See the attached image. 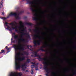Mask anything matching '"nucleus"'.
Returning a JSON list of instances; mask_svg holds the SVG:
<instances>
[{"label":"nucleus","mask_w":76,"mask_h":76,"mask_svg":"<svg viewBox=\"0 0 76 76\" xmlns=\"http://www.w3.org/2000/svg\"><path fill=\"white\" fill-rule=\"evenodd\" d=\"M13 47L14 48L15 50V51H17L19 50L20 52L18 53L17 55H16V57L15 58V69L16 70H18L19 69H20V66L22 67V69H23V67L24 66H26V65L25 64H23L21 65L20 66V65L19 64H20V62L19 61H22L23 60H25V57L23 56L22 58H20V55L21 53V51H23L24 50V48L23 47H21V46H20V48H19L16 45H13Z\"/></svg>","instance_id":"f257e3e1"},{"label":"nucleus","mask_w":76,"mask_h":76,"mask_svg":"<svg viewBox=\"0 0 76 76\" xmlns=\"http://www.w3.org/2000/svg\"><path fill=\"white\" fill-rule=\"evenodd\" d=\"M41 50L40 49H38L37 50V52L36 51H33L32 52V53L33 54H34V55H31V57H38V59L39 61H43V60L44 62H43V64H45L44 66V69L46 72H47V73H49V72L50 71V69L49 68H48V66H47V58H42L41 57V56L39 55H38L37 54V52H38V51H40Z\"/></svg>","instance_id":"f03ea898"},{"label":"nucleus","mask_w":76,"mask_h":76,"mask_svg":"<svg viewBox=\"0 0 76 76\" xmlns=\"http://www.w3.org/2000/svg\"><path fill=\"white\" fill-rule=\"evenodd\" d=\"M20 26L18 27V28L19 29V30L21 31L22 32H20V33L21 34L20 35V38L18 39V44H20L19 47L20 48V46L21 47H22V46H23V45H22L20 44V43H21V42H25L26 40L25 39L23 38V35H26L27 37V38H31V37H30V35L29 33H24V31H25V29H23V30H21V28H22V26H23V23L22 21L20 22Z\"/></svg>","instance_id":"7ed1b4c3"},{"label":"nucleus","mask_w":76,"mask_h":76,"mask_svg":"<svg viewBox=\"0 0 76 76\" xmlns=\"http://www.w3.org/2000/svg\"><path fill=\"white\" fill-rule=\"evenodd\" d=\"M34 32L36 33V34H34V37L33 38V43L34 45V46L36 47L37 46V44L38 45H41L40 42H42V40H37V42L35 39H37V38H39V39H40L41 37L39 36V31L36 28L35 30H34Z\"/></svg>","instance_id":"20e7f679"},{"label":"nucleus","mask_w":76,"mask_h":76,"mask_svg":"<svg viewBox=\"0 0 76 76\" xmlns=\"http://www.w3.org/2000/svg\"><path fill=\"white\" fill-rule=\"evenodd\" d=\"M38 0H34L33 1H32L28 2V3L31 5L30 6V9L31 10V11L33 13H35V12H37L38 11L37 10H34V9H33V6L34 7H36V6L34 5L35 4L34 3L35 2H36V1Z\"/></svg>","instance_id":"39448f33"},{"label":"nucleus","mask_w":76,"mask_h":76,"mask_svg":"<svg viewBox=\"0 0 76 76\" xmlns=\"http://www.w3.org/2000/svg\"><path fill=\"white\" fill-rule=\"evenodd\" d=\"M24 12L23 11H21L20 12H18V15L17 16V13L16 12L13 13V12H11L10 14L9 15L10 16H15V18L16 19H19V15H21L22 13H23Z\"/></svg>","instance_id":"423d86ee"},{"label":"nucleus","mask_w":76,"mask_h":76,"mask_svg":"<svg viewBox=\"0 0 76 76\" xmlns=\"http://www.w3.org/2000/svg\"><path fill=\"white\" fill-rule=\"evenodd\" d=\"M14 23H10L9 25H13L15 26V28L13 26L11 27V28L12 29H15V32H19V31L17 29L18 28V27H17V26L18 25V24L19 23H17L15 21L14 22Z\"/></svg>","instance_id":"0eeeda50"},{"label":"nucleus","mask_w":76,"mask_h":76,"mask_svg":"<svg viewBox=\"0 0 76 76\" xmlns=\"http://www.w3.org/2000/svg\"><path fill=\"white\" fill-rule=\"evenodd\" d=\"M34 16L35 17H33L32 19H33V20H37V18L38 17V14L37 13H35L34 15Z\"/></svg>","instance_id":"6e6552de"},{"label":"nucleus","mask_w":76,"mask_h":76,"mask_svg":"<svg viewBox=\"0 0 76 76\" xmlns=\"http://www.w3.org/2000/svg\"><path fill=\"white\" fill-rule=\"evenodd\" d=\"M47 45H45L43 46H41L40 47V50L42 51H44V52H45L46 51V50H44L43 49V48H45Z\"/></svg>","instance_id":"1a4fd4ad"},{"label":"nucleus","mask_w":76,"mask_h":76,"mask_svg":"<svg viewBox=\"0 0 76 76\" xmlns=\"http://www.w3.org/2000/svg\"><path fill=\"white\" fill-rule=\"evenodd\" d=\"M13 35H14V38L15 39H18V35H16L15 34V33H13Z\"/></svg>","instance_id":"9d476101"},{"label":"nucleus","mask_w":76,"mask_h":76,"mask_svg":"<svg viewBox=\"0 0 76 76\" xmlns=\"http://www.w3.org/2000/svg\"><path fill=\"white\" fill-rule=\"evenodd\" d=\"M26 24L28 25H29L30 26H33V25H34L32 23H26Z\"/></svg>","instance_id":"9b49d317"},{"label":"nucleus","mask_w":76,"mask_h":76,"mask_svg":"<svg viewBox=\"0 0 76 76\" xmlns=\"http://www.w3.org/2000/svg\"><path fill=\"white\" fill-rule=\"evenodd\" d=\"M8 24H9V23H8L7 22H6L5 23V25L6 26H7V28H10V26H8Z\"/></svg>","instance_id":"f8f14e48"},{"label":"nucleus","mask_w":76,"mask_h":76,"mask_svg":"<svg viewBox=\"0 0 76 76\" xmlns=\"http://www.w3.org/2000/svg\"><path fill=\"white\" fill-rule=\"evenodd\" d=\"M1 52H0V54H2V53H3V54H5V53H6V51L4 50H2L1 51Z\"/></svg>","instance_id":"ddd939ff"},{"label":"nucleus","mask_w":76,"mask_h":76,"mask_svg":"<svg viewBox=\"0 0 76 76\" xmlns=\"http://www.w3.org/2000/svg\"><path fill=\"white\" fill-rule=\"evenodd\" d=\"M23 53L25 55H26V56H28V54H29V53L28 52H26V51H24L23 52Z\"/></svg>","instance_id":"4468645a"},{"label":"nucleus","mask_w":76,"mask_h":76,"mask_svg":"<svg viewBox=\"0 0 76 76\" xmlns=\"http://www.w3.org/2000/svg\"><path fill=\"white\" fill-rule=\"evenodd\" d=\"M3 1H1L0 2V6L1 7H0V8H1V7H3Z\"/></svg>","instance_id":"2eb2a0df"},{"label":"nucleus","mask_w":76,"mask_h":76,"mask_svg":"<svg viewBox=\"0 0 76 76\" xmlns=\"http://www.w3.org/2000/svg\"><path fill=\"white\" fill-rule=\"evenodd\" d=\"M37 66L36 65H33L31 66V68H32V69H33V68H34V67H35V68H36V66Z\"/></svg>","instance_id":"dca6fc26"},{"label":"nucleus","mask_w":76,"mask_h":76,"mask_svg":"<svg viewBox=\"0 0 76 76\" xmlns=\"http://www.w3.org/2000/svg\"><path fill=\"white\" fill-rule=\"evenodd\" d=\"M31 73L32 75L34 74V69H31Z\"/></svg>","instance_id":"f3484780"},{"label":"nucleus","mask_w":76,"mask_h":76,"mask_svg":"<svg viewBox=\"0 0 76 76\" xmlns=\"http://www.w3.org/2000/svg\"><path fill=\"white\" fill-rule=\"evenodd\" d=\"M52 74V76H56V73L54 72H53Z\"/></svg>","instance_id":"a211bd4d"},{"label":"nucleus","mask_w":76,"mask_h":76,"mask_svg":"<svg viewBox=\"0 0 76 76\" xmlns=\"http://www.w3.org/2000/svg\"><path fill=\"white\" fill-rule=\"evenodd\" d=\"M26 47H27V48H28V49H29L30 50H31V51H32V50L30 48L29 49V45H27L26 46Z\"/></svg>","instance_id":"6ab92c4d"},{"label":"nucleus","mask_w":76,"mask_h":76,"mask_svg":"<svg viewBox=\"0 0 76 76\" xmlns=\"http://www.w3.org/2000/svg\"><path fill=\"white\" fill-rule=\"evenodd\" d=\"M1 19H3V20H6L7 19V18L5 17H2Z\"/></svg>","instance_id":"aec40b11"},{"label":"nucleus","mask_w":76,"mask_h":76,"mask_svg":"<svg viewBox=\"0 0 76 76\" xmlns=\"http://www.w3.org/2000/svg\"><path fill=\"white\" fill-rule=\"evenodd\" d=\"M27 61H28V63H29V62H30L31 60H30V59H28L27 60Z\"/></svg>","instance_id":"412c9836"},{"label":"nucleus","mask_w":76,"mask_h":76,"mask_svg":"<svg viewBox=\"0 0 76 76\" xmlns=\"http://www.w3.org/2000/svg\"><path fill=\"white\" fill-rule=\"evenodd\" d=\"M18 75L20 76H21L22 75V73H18Z\"/></svg>","instance_id":"4be33fe9"},{"label":"nucleus","mask_w":76,"mask_h":76,"mask_svg":"<svg viewBox=\"0 0 76 76\" xmlns=\"http://www.w3.org/2000/svg\"><path fill=\"white\" fill-rule=\"evenodd\" d=\"M2 15H3L4 16V13L3 12H2Z\"/></svg>","instance_id":"5701e85b"},{"label":"nucleus","mask_w":76,"mask_h":76,"mask_svg":"<svg viewBox=\"0 0 76 76\" xmlns=\"http://www.w3.org/2000/svg\"><path fill=\"white\" fill-rule=\"evenodd\" d=\"M31 64H34V65H35V63L32 62Z\"/></svg>","instance_id":"b1692460"},{"label":"nucleus","mask_w":76,"mask_h":76,"mask_svg":"<svg viewBox=\"0 0 76 76\" xmlns=\"http://www.w3.org/2000/svg\"><path fill=\"white\" fill-rule=\"evenodd\" d=\"M28 30L30 32H31V31H32V30H31V29L30 28Z\"/></svg>","instance_id":"393cba45"},{"label":"nucleus","mask_w":76,"mask_h":76,"mask_svg":"<svg viewBox=\"0 0 76 76\" xmlns=\"http://www.w3.org/2000/svg\"><path fill=\"white\" fill-rule=\"evenodd\" d=\"M24 19H26V18H27V17L25 16V17H24Z\"/></svg>","instance_id":"a878e982"},{"label":"nucleus","mask_w":76,"mask_h":76,"mask_svg":"<svg viewBox=\"0 0 76 76\" xmlns=\"http://www.w3.org/2000/svg\"><path fill=\"white\" fill-rule=\"evenodd\" d=\"M5 48H6V49H7V48H8L7 46H6L5 47Z\"/></svg>","instance_id":"bb28decb"},{"label":"nucleus","mask_w":76,"mask_h":76,"mask_svg":"<svg viewBox=\"0 0 76 76\" xmlns=\"http://www.w3.org/2000/svg\"><path fill=\"white\" fill-rule=\"evenodd\" d=\"M29 47H30V48H32V46H31V45H30L29 46Z\"/></svg>","instance_id":"cd10ccee"},{"label":"nucleus","mask_w":76,"mask_h":76,"mask_svg":"<svg viewBox=\"0 0 76 76\" xmlns=\"http://www.w3.org/2000/svg\"><path fill=\"white\" fill-rule=\"evenodd\" d=\"M9 31H12V29H9Z\"/></svg>","instance_id":"c85d7f7f"},{"label":"nucleus","mask_w":76,"mask_h":76,"mask_svg":"<svg viewBox=\"0 0 76 76\" xmlns=\"http://www.w3.org/2000/svg\"><path fill=\"white\" fill-rule=\"evenodd\" d=\"M7 50H10V48H7Z\"/></svg>","instance_id":"c756f323"},{"label":"nucleus","mask_w":76,"mask_h":76,"mask_svg":"<svg viewBox=\"0 0 76 76\" xmlns=\"http://www.w3.org/2000/svg\"><path fill=\"white\" fill-rule=\"evenodd\" d=\"M21 55H22V56H23V54L22 53L21 54Z\"/></svg>","instance_id":"7c9ffc66"},{"label":"nucleus","mask_w":76,"mask_h":76,"mask_svg":"<svg viewBox=\"0 0 76 76\" xmlns=\"http://www.w3.org/2000/svg\"><path fill=\"white\" fill-rule=\"evenodd\" d=\"M26 72H28V70H26Z\"/></svg>","instance_id":"2f4dec72"},{"label":"nucleus","mask_w":76,"mask_h":76,"mask_svg":"<svg viewBox=\"0 0 76 76\" xmlns=\"http://www.w3.org/2000/svg\"><path fill=\"white\" fill-rule=\"evenodd\" d=\"M42 34H43V35H44V34H45V33H42Z\"/></svg>","instance_id":"473e14b6"},{"label":"nucleus","mask_w":76,"mask_h":76,"mask_svg":"<svg viewBox=\"0 0 76 76\" xmlns=\"http://www.w3.org/2000/svg\"><path fill=\"white\" fill-rule=\"evenodd\" d=\"M11 41H13V38H12L11 39Z\"/></svg>","instance_id":"72a5a7b5"},{"label":"nucleus","mask_w":76,"mask_h":76,"mask_svg":"<svg viewBox=\"0 0 76 76\" xmlns=\"http://www.w3.org/2000/svg\"><path fill=\"white\" fill-rule=\"evenodd\" d=\"M44 29H47V28H44Z\"/></svg>","instance_id":"f704fd0d"},{"label":"nucleus","mask_w":76,"mask_h":76,"mask_svg":"<svg viewBox=\"0 0 76 76\" xmlns=\"http://www.w3.org/2000/svg\"><path fill=\"white\" fill-rule=\"evenodd\" d=\"M74 48H76V47L75 46V47H74Z\"/></svg>","instance_id":"c9c22d12"},{"label":"nucleus","mask_w":76,"mask_h":76,"mask_svg":"<svg viewBox=\"0 0 76 76\" xmlns=\"http://www.w3.org/2000/svg\"><path fill=\"white\" fill-rule=\"evenodd\" d=\"M42 39H44V37H42Z\"/></svg>","instance_id":"e433bc0d"},{"label":"nucleus","mask_w":76,"mask_h":76,"mask_svg":"<svg viewBox=\"0 0 76 76\" xmlns=\"http://www.w3.org/2000/svg\"><path fill=\"white\" fill-rule=\"evenodd\" d=\"M15 42V41H13V42Z\"/></svg>","instance_id":"4c0bfd02"},{"label":"nucleus","mask_w":76,"mask_h":76,"mask_svg":"<svg viewBox=\"0 0 76 76\" xmlns=\"http://www.w3.org/2000/svg\"><path fill=\"white\" fill-rule=\"evenodd\" d=\"M40 23H38V25H40Z\"/></svg>","instance_id":"58836bf2"},{"label":"nucleus","mask_w":76,"mask_h":76,"mask_svg":"<svg viewBox=\"0 0 76 76\" xmlns=\"http://www.w3.org/2000/svg\"><path fill=\"white\" fill-rule=\"evenodd\" d=\"M75 34H76V33H74Z\"/></svg>","instance_id":"ea45409f"},{"label":"nucleus","mask_w":76,"mask_h":76,"mask_svg":"<svg viewBox=\"0 0 76 76\" xmlns=\"http://www.w3.org/2000/svg\"><path fill=\"white\" fill-rule=\"evenodd\" d=\"M7 29H9V28H7Z\"/></svg>","instance_id":"a19ab883"},{"label":"nucleus","mask_w":76,"mask_h":76,"mask_svg":"<svg viewBox=\"0 0 76 76\" xmlns=\"http://www.w3.org/2000/svg\"><path fill=\"white\" fill-rule=\"evenodd\" d=\"M50 53H51V52H49Z\"/></svg>","instance_id":"79ce46f5"},{"label":"nucleus","mask_w":76,"mask_h":76,"mask_svg":"<svg viewBox=\"0 0 76 76\" xmlns=\"http://www.w3.org/2000/svg\"><path fill=\"white\" fill-rule=\"evenodd\" d=\"M44 21H45V20H44Z\"/></svg>","instance_id":"37998d69"},{"label":"nucleus","mask_w":76,"mask_h":76,"mask_svg":"<svg viewBox=\"0 0 76 76\" xmlns=\"http://www.w3.org/2000/svg\"><path fill=\"white\" fill-rule=\"evenodd\" d=\"M1 1H3V0H1Z\"/></svg>","instance_id":"c03bdc74"},{"label":"nucleus","mask_w":76,"mask_h":76,"mask_svg":"<svg viewBox=\"0 0 76 76\" xmlns=\"http://www.w3.org/2000/svg\"><path fill=\"white\" fill-rule=\"evenodd\" d=\"M47 76V75H48V74H46Z\"/></svg>","instance_id":"a18cd8bd"},{"label":"nucleus","mask_w":76,"mask_h":76,"mask_svg":"<svg viewBox=\"0 0 76 76\" xmlns=\"http://www.w3.org/2000/svg\"><path fill=\"white\" fill-rule=\"evenodd\" d=\"M57 53H58V52H57Z\"/></svg>","instance_id":"49530a36"},{"label":"nucleus","mask_w":76,"mask_h":76,"mask_svg":"<svg viewBox=\"0 0 76 76\" xmlns=\"http://www.w3.org/2000/svg\"><path fill=\"white\" fill-rule=\"evenodd\" d=\"M10 52V51H8V52Z\"/></svg>","instance_id":"de8ad7c7"},{"label":"nucleus","mask_w":76,"mask_h":76,"mask_svg":"<svg viewBox=\"0 0 76 76\" xmlns=\"http://www.w3.org/2000/svg\"><path fill=\"white\" fill-rule=\"evenodd\" d=\"M42 76V75H40V76Z\"/></svg>","instance_id":"09e8293b"},{"label":"nucleus","mask_w":76,"mask_h":76,"mask_svg":"<svg viewBox=\"0 0 76 76\" xmlns=\"http://www.w3.org/2000/svg\"><path fill=\"white\" fill-rule=\"evenodd\" d=\"M42 13H44V12H42Z\"/></svg>","instance_id":"8fccbe9b"},{"label":"nucleus","mask_w":76,"mask_h":76,"mask_svg":"<svg viewBox=\"0 0 76 76\" xmlns=\"http://www.w3.org/2000/svg\"><path fill=\"white\" fill-rule=\"evenodd\" d=\"M45 43H46V44H47V43H46V42Z\"/></svg>","instance_id":"3c124183"},{"label":"nucleus","mask_w":76,"mask_h":76,"mask_svg":"<svg viewBox=\"0 0 76 76\" xmlns=\"http://www.w3.org/2000/svg\"><path fill=\"white\" fill-rule=\"evenodd\" d=\"M72 71H74V70H72Z\"/></svg>","instance_id":"603ef678"},{"label":"nucleus","mask_w":76,"mask_h":76,"mask_svg":"<svg viewBox=\"0 0 76 76\" xmlns=\"http://www.w3.org/2000/svg\"><path fill=\"white\" fill-rule=\"evenodd\" d=\"M60 1H62L61 0H60Z\"/></svg>","instance_id":"864d4df0"}]
</instances>
